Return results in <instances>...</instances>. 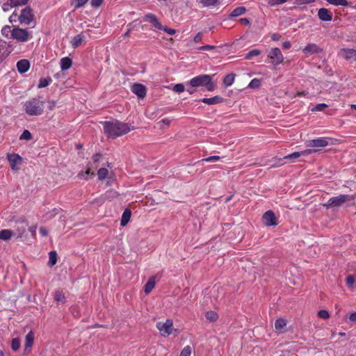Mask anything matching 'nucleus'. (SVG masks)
Returning <instances> with one entry per match:
<instances>
[{"label":"nucleus","mask_w":356,"mask_h":356,"mask_svg":"<svg viewBox=\"0 0 356 356\" xmlns=\"http://www.w3.org/2000/svg\"><path fill=\"white\" fill-rule=\"evenodd\" d=\"M104 130L109 138H117L130 131L128 124L115 120L113 122H104Z\"/></svg>","instance_id":"obj_1"},{"label":"nucleus","mask_w":356,"mask_h":356,"mask_svg":"<svg viewBox=\"0 0 356 356\" xmlns=\"http://www.w3.org/2000/svg\"><path fill=\"white\" fill-rule=\"evenodd\" d=\"M44 100L42 97H35L26 100L23 104V109L30 116H38L42 114Z\"/></svg>","instance_id":"obj_2"},{"label":"nucleus","mask_w":356,"mask_h":356,"mask_svg":"<svg viewBox=\"0 0 356 356\" xmlns=\"http://www.w3.org/2000/svg\"><path fill=\"white\" fill-rule=\"evenodd\" d=\"M214 75L200 74L192 78L186 82V86L191 88L205 87L208 91H213L216 88V83L213 81Z\"/></svg>","instance_id":"obj_3"},{"label":"nucleus","mask_w":356,"mask_h":356,"mask_svg":"<svg viewBox=\"0 0 356 356\" xmlns=\"http://www.w3.org/2000/svg\"><path fill=\"white\" fill-rule=\"evenodd\" d=\"M337 139L330 137H321L313 140H309L306 142V146L309 147H314L313 149H319V151L322 148L328 145H334L336 144Z\"/></svg>","instance_id":"obj_4"},{"label":"nucleus","mask_w":356,"mask_h":356,"mask_svg":"<svg viewBox=\"0 0 356 356\" xmlns=\"http://www.w3.org/2000/svg\"><path fill=\"white\" fill-rule=\"evenodd\" d=\"M355 195H339L338 196L330 197L327 202L324 204L326 207H339L348 201L355 200Z\"/></svg>","instance_id":"obj_5"},{"label":"nucleus","mask_w":356,"mask_h":356,"mask_svg":"<svg viewBox=\"0 0 356 356\" xmlns=\"http://www.w3.org/2000/svg\"><path fill=\"white\" fill-rule=\"evenodd\" d=\"M32 38L31 33L26 29L15 27L12 29V38L20 42H25Z\"/></svg>","instance_id":"obj_6"},{"label":"nucleus","mask_w":356,"mask_h":356,"mask_svg":"<svg viewBox=\"0 0 356 356\" xmlns=\"http://www.w3.org/2000/svg\"><path fill=\"white\" fill-rule=\"evenodd\" d=\"M267 58L271 60V63L274 66H277L282 63L284 58L281 50L277 47L272 48L269 51Z\"/></svg>","instance_id":"obj_7"},{"label":"nucleus","mask_w":356,"mask_h":356,"mask_svg":"<svg viewBox=\"0 0 356 356\" xmlns=\"http://www.w3.org/2000/svg\"><path fill=\"white\" fill-rule=\"evenodd\" d=\"M156 328L160 331L163 336H169L172 334L173 330V321L172 319H167L165 322H158Z\"/></svg>","instance_id":"obj_8"},{"label":"nucleus","mask_w":356,"mask_h":356,"mask_svg":"<svg viewBox=\"0 0 356 356\" xmlns=\"http://www.w3.org/2000/svg\"><path fill=\"white\" fill-rule=\"evenodd\" d=\"M33 17L32 9L30 7H26L22 10L21 14L18 16V19L22 24L29 25Z\"/></svg>","instance_id":"obj_9"},{"label":"nucleus","mask_w":356,"mask_h":356,"mask_svg":"<svg viewBox=\"0 0 356 356\" xmlns=\"http://www.w3.org/2000/svg\"><path fill=\"white\" fill-rule=\"evenodd\" d=\"M7 159L10 163V168L14 171L19 169V165L22 163V159L17 154H8Z\"/></svg>","instance_id":"obj_10"},{"label":"nucleus","mask_w":356,"mask_h":356,"mask_svg":"<svg viewBox=\"0 0 356 356\" xmlns=\"http://www.w3.org/2000/svg\"><path fill=\"white\" fill-rule=\"evenodd\" d=\"M264 224L266 226H275L277 225V218L273 211L268 210L262 217Z\"/></svg>","instance_id":"obj_11"},{"label":"nucleus","mask_w":356,"mask_h":356,"mask_svg":"<svg viewBox=\"0 0 356 356\" xmlns=\"http://www.w3.org/2000/svg\"><path fill=\"white\" fill-rule=\"evenodd\" d=\"M339 56L346 60H353L356 61V50L353 49L343 48L340 49Z\"/></svg>","instance_id":"obj_12"},{"label":"nucleus","mask_w":356,"mask_h":356,"mask_svg":"<svg viewBox=\"0 0 356 356\" xmlns=\"http://www.w3.org/2000/svg\"><path fill=\"white\" fill-rule=\"evenodd\" d=\"M131 91L140 99L145 98L147 94L145 86L141 83H134L131 87Z\"/></svg>","instance_id":"obj_13"},{"label":"nucleus","mask_w":356,"mask_h":356,"mask_svg":"<svg viewBox=\"0 0 356 356\" xmlns=\"http://www.w3.org/2000/svg\"><path fill=\"white\" fill-rule=\"evenodd\" d=\"M144 20L151 23L157 29H161L163 28L162 24L154 14L148 13L145 15Z\"/></svg>","instance_id":"obj_14"},{"label":"nucleus","mask_w":356,"mask_h":356,"mask_svg":"<svg viewBox=\"0 0 356 356\" xmlns=\"http://www.w3.org/2000/svg\"><path fill=\"white\" fill-rule=\"evenodd\" d=\"M318 18L323 22H330L332 19V13L327 8H320L318 11Z\"/></svg>","instance_id":"obj_15"},{"label":"nucleus","mask_w":356,"mask_h":356,"mask_svg":"<svg viewBox=\"0 0 356 356\" xmlns=\"http://www.w3.org/2000/svg\"><path fill=\"white\" fill-rule=\"evenodd\" d=\"M302 51L305 54H318L322 51V49H321L317 44L314 43L307 44L303 49Z\"/></svg>","instance_id":"obj_16"},{"label":"nucleus","mask_w":356,"mask_h":356,"mask_svg":"<svg viewBox=\"0 0 356 356\" xmlns=\"http://www.w3.org/2000/svg\"><path fill=\"white\" fill-rule=\"evenodd\" d=\"M30 68V63L26 59H22L17 63V69L19 73H25Z\"/></svg>","instance_id":"obj_17"},{"label":"nucleus","mask_w":356,"mask_h":356,"mask_svg":"<svg viewBox=\"0 0 356 356\" xmlns=\"http://www.w3.org/2000/svg\"><path fill=\"white\" fill-rule=\"evenodd\" d=\"M200 101L208 105H214L222 103L224 102V98L219 95H216L210 98H203Z\"/></svg>","instance_id":"obj_18"},{"label":"nucleus","mask_w":356,"mask_h":356,"mask_svg":"<svg viewBox=\"0 0 356 356\" xmlns=\"http://www.w3.org/2000/svg\"><path fill=\"white\" fill-rule=\"evenodd\" d=\"M10 54V47L8 43L0 40V58H3L7 57Z\"/></svg>","instance_id":"obj_19"},{"label":"nucleus","mask_w":356,"mask_h":356,"mask_svg":"<svg viewBox=\"0 0 356 356\" xmlns=\"http://www.w3.org/2000/svg\"><path fill=\"white\" fill-rule=\"evenodd\" d=\"M86 40V36L81 33L74 36L71 40L72 47L75 49L80 46Z\"/></svg>","instance_id":"obj_20"},{"label":"nucleus","mask_w":356,"mask_h":356,"mask_svg":"<svg viewBox=\"0 0 356 356\" xmlns=\"http://www.w3.org/2000/svg\"><path fill=\"white\" fill-rule=\"evenodd\" d=\"M34 333L32 330H31L25 337L24 348L26 350L32 347L34 342Z\"/></svg>","instance_id":"obj_21"},{"label":"nucleus","mask_w":356,"mask_h":356,"mask_svg":"<svg viewBox=\"0 0 356 356\" xmlns=\"http://www.w3.org/2000/svg\"><path fill=\"white\" fill-rule=\"evenodd\" d=\"M131 216V211L129 209H126L121 218L120 225L124 227L128 224Z\"/></svg>","instance_id":"obj_22"},{"label":"nucleus","mask_w":356,"mask_h":356,"mask_svg":"<svg viewBox=\"0 0 356 356\" xmlns=\"http://www.w3.org/2000/svg\"><path fill=\"white\" fill-rule=\"evenodd\" d=\"M156 285V280L154 277L149 278L148 281L144 286V291L146 294L149 293Z\"/></svg>","instance_id":"obj_23"},{"label":"nucleus","mask_w":356,"mask_h":356,"mask_svg":"<svg viewBox=\"0 0 356 356\" xmlns=\"http://www.w3.org/2000/svg\"><path fill=\"white\" fill-rule=\"evenodd\" d=\"M72 60L69 57H64L60 60V68L62 70H67L72 67Z\"/></svg>","instance_id":"obj_24"},{"label":"nucleus","mask_w":356,"mask_h":356,"mask_svg":"<svg viewBox=\"0 0 356 356\" xmlns=\"http://www.w3.org/2000/svg\"><path fill=\"white\" fill-rule=\"evenodd\" d=\"M13 235V231L8 229L0 231V239L3 241L9 240Z\"/></svg>","instance_id":"obj_25"},{"label":"nucleus","mask_w":356,"mask_h":356,"mask_svg":"<svg viewBox=\"0 0 356 356\" xmlns=\"http://www.w3.org/2000/svg\"><path fill=\"white\" fill-rule=\"evenodd\" d=\"M89 175L94 176V172H91L90 168H88L86 171H81L78 173L77 177L80 179L88 180L89 179Z\"/></svg>","instance_id":"obj_26"},{"label":"nucleus","mask_w":356,"mask_h":356,"mask_svg":"<svg viewBox=\"0 0 356 356\" xmlns=\"http://www.w3.org/2000/svg\"><path fill=\"white\" fill-rule=\"evenodd\" d=\"M246 12V8L243 6H239L232 10L230 17H236L243 15Z\"/></svg>","instance_id":"obj_27"},{"label":"nucleus","mask_w":356,"mask_h":356,"mask_svg":"<svg viewBox=\"0 0 356 356\" xmlns=\"http://www.w3.org/2000/svg\"><path fill=\"white\" fill-rule=\"evenodd\" d=\"M57 262V253L56 251H51L49 253L48 265L50 267L54 266Z\"/></svg>","instance_id":"obj_28"},{"label":"nucleus","mask_w":356,"mask_h":356,"mask_svg":"<svg viewBox=\"0 0 356 356\" xmlns=\"http://www.w3.org/2000/svg\"><path fill=\"white\" fill-rule=\"evenodd\" d=\"M286 325V322L284 318H278L275 321V328L277 331H282Z\"/></svg>","instance_id":"obj_29"},{"label":"nucleus","mask_w":356,"mask_h":356,"mask_svg":"<svg viewBox=\"0 0 356 356\" xmlns=\"http://www.w3.org/2000/svg\"><path fill=\"white\" fill-rule=\"evenodd\" d=\"M235 79L234 74H229L226 75L223 79V83L226 87L230 86L233 84Z\"/></svg>","instance_id":"obj_30"},{"label":"nucleus","mask_w":356,"mask_h":356,"mask_svg":"<svg viewBox=\"0 0 356 356\" xmlns=\"http://www.w3.org/2000/svg\"><path fill=\"white\" fill-rule=\"evenodd\" d=\"M205 317L208 321L215 322L218 318V314L215 311H209L206 313Z\"/></svg>","instance_id":"obj_31"},{"label":"nucleus","mask_w":356,"mask_h":356,"mask_svg":"<svg viewBox=\"0 0 356 356\" xmlns=\"http://www.w3.org/2000/svg\"><path fill=\"white\" fill-rule=\"evenodd\" d=\"M52 82L51 77L41 78L38 86V88H45Z\"/></svg>","instance_id":"obj_32"},{"label":"nucleus","mask_w":356,"mask_h":356,"mask_svg":"<svg viewBox=\"0 0 356 356\" xmlns=\"http://www.w3.org/2000/svg\"><path fill=\"white\" fill-rule=\"evenodd\" d=\"M330 4L333 6H348L349 3L347 0H326Z\"/></svg>","instance_id":"obj_33"},{"label":"nucleus","mask_w":356,"mask_h":356,"mask_svg":"<svg viewBox=\"0 0 356 356\" xmlns=\"http://www.w3.org/2000/svg\"><path fill=\"white\" fill-rule=\"evenodd\" d=\"M219 0H199L204 7H212L217 5Z\"/></svg>","instance_id":"obj_34"},{"label":"nucleus","mask_w":356,"mask_h":356,"mask_svg":"<svg viewBox=\"0 0 356 356\" xmlns=\"http://www.w3.org/2000/svg\"><path fill=\"white\" fill-rule=\"evenodd\" d=\"M108 170L105 168H102L97 171V176L99 180H103L107 177Z\"/></svg>","instance_id":"obj_35"},{"label":"nucleus","mask_w":356,"mask_h":356,"mask_svg":"<svg viewBox=\"0 0 356 356\" xmlns=\"http://www.w3.org/2000/svg\"><path fill=\"white\" fill-rule=\"evenodd\" d=\"M301 156V153L299 152H295L292 154H290L287 156H285L283 159L285 160H291L293 162L296 159H298Z\"/></svg>","instance_id":"obj_36"},{"label":"nucleus","mask_w":356,"mask_h":356,"mask_svg":"<svg viewBox=\"0 0 356 356\" xmlns=\"http://www.w3.org/2000/svg\"><path fill=\"white\" fill-rule=\"evenodd\" d=\"M21 346V341L19 338H14L12 340L11 348L14 351H17Z\"/></svg>","instance_id":"obj_37"},{"label":"nucleus","mask_w":356,"mask_h":356,"mask_svg":"<svg viewBox=\"0 0 356 356\" xmlns=\"http://www.w3.org/2000/svg\"><path fill=\"white\" fill-rule=\"evenodd\" d=\"M17 234V238H19L22 241H24V235L26 232V227H19L15 230Z\"/></svg>","instance_id":"obj_38"},{"label":"nucleus","mask_w":356,"mask_h":356,"mask_svg":"<svg viewBox=\"0 0 356 356\" xmlns=\"http://www.w3.org/2000/svg\"><path fill=\"white\" fill-rule=\"evenodd\" d=\"M54 298L57 302H65V296L62 291L58 290L56 291Z\"/></svg>","instance_id":"obj_39"},{"label":"nucleus","mask_w":356,"mask_h":356,"mask_svg":"<svg viewBox=\"0 0 356 356\" xmlns=\"http://www.w3.org/2000/svg\"><path fill=\"white\" fill-rule=\"evenodd\" d=\"M261 54V51L259 49H252L246 55L245 58L246 59H251L252 58L259 56Z\"/></svg>","instance_id":"obj_40"},{"label":"nucleus","mask_w":356,"mask_h":356,"mask_svg":"<svg viewBox=\"0 0 356 356\" xmlns=\"http://www.w3.org/2000/svg\"><path fill=\"white\" fill-rule=\"evenodd\" d=\"M1 33L3 36L8 38L10 34L12 36L11 27L8 25L4 26L1 29Z\"/></svg>","instance_id":"obj_41"},{"label":"nucleus","mask_w":356,"mask_h":356,"mask_svg":"<svg viewBox=\"0 0 356 356\" xmlns=\"http://www.w3.org/2000/svg\"><path fill=\"white\" fill-rule=\"evenodd\" d=\"M89 0H73L72 5L74 8H79L83 6Z\"/></svg>","instance_id":"obj_42"},{"label":"nucleus","mask_w":356,"mask_h":356,"mask_svg":"<svg viewBox=\"0 0 356 356\" xmlns=\"http://www.w3.org/2000/svg\"><path fill=\"white\" fill-rule=\"evenodd\" d=\"M31 138L32 134L29 130H24L19 137L20 140H30Z\"/></svg>","instance_id":"obj_43"},{"label":"nucleus","mask_w":356,"mask_h":356,"mask_svg":"<svg viewBox=\"0 0 356 356\" xmlns=\"http://www.w3.org/2000/svg\"><path fill=\"white\" fill-rule=\"evenodd\" d=\"M328 106L326 104L321 103L318 104L316 105L314 108H312V111L316 112V111H323L325 108H327Z\"/></svg>","instance_id":"obj_44"},{"label":"nucleus","mask_w":356,"mask_h":356,"mask_svg":"<svg viewBox=\"0 0 356 356\" xmlns=\"http://www.w3.org/2000/svg\"><path fill=\"white\" fill-rule=\"evenodd\" d=\"M261 83L259 79L255 78L253 79L250 83L248 84V87L251 88H259Z\"/></svg>","instance_id":"obj_45"},{"label":"nucleus","mask_w":356,"mask_h":356,"mask_svg":"<svg viewBox=\"0 0 356 356\" xmlns=\"http://www.w3.org/2000/svg\"><path fill=\"white\" fill-rule=\"evenodd\" d=\"M29 0H10V2L13 6H23L27 3Z\"/></svg>","instance_id":"obj_46"},{"label":"nucleus","mask_w":356,"mask_h":356,"mask_svg":"<svg viewBox=\"0 0 356 356\" xmlns=\"http://www.w3.org/2000/svg\"><path fill=\"white\" fill-rule=\"evenodd\" d=\"M172 90L177 93H181L185 90V87L182 83H177L174 86Z\"/></svg>","instance_id":"obj_47"},{"label":"nucleus","mask_w":356,"mask_h":356,"mask_svg":"<svg viewBox=\"0 0 356 356\" xmlns=\"http://www.w3.org/2000/svg\"><path fill=\"white\" fill-rule=\"evenodd\" d=\"M288 0H269L268 3L270 6H276L286 3Z\"/></svg>","instance_id":"obj_48"},{"label":"nucleus","mask_w":356,"mask_h":356,"mask_svg":"<svg viewBox=\"0 0 356 356\" xmlns=\"http://www.w3.org/2000/svg\"><path fill=\"white\" fill-rule=\"evenodd\" d=\"M191 347L190 346H187L184 347L180 353V356H191Z\"/></svg>","instance_id":"obj_49"},{"label":"nucleus","mask_w":356,"mask_h":356,"mask_svg":"<svg viewBox=\"0 0 356 356\" xmlns=\"http://www.w3.org/2000/svg\"><path fill=\"white\" fill-rule=\"evenodd\" d=\"M220 159V157L219 156H209V157H207L205 159H202L200 161L202 162H214V161H219Z\"/></svg>","instance_id":"obj_50"},{"label":"nucleus","mask_w":356,"mask_h":356,"mask_svg":"<svg viewBox=\"0 0 356 356\" xmlns=\"http://www.w3.org/2000/svg\"><path fill=\"white\" fill-rule=\"evenodd\" d=\"M318 316L323 319H327L330 317L328 312L324 309L320 310L318 313Z\"/></svg>","instance_id":"obj_51"},{"label":"nucleus","mask_w":356,"mask_h":356,"mask_svg":"<svg viewBox=\"0 0 356 356\" xmlns=\"http://www.w3.org/2000/svg\"><path fill=\"white\" fill-rule=\"evenodd\" d=\"M318 151L319 149H307L305 150L300 152V153H301V155L307 156L309 154L317 152Z\"/></svg>","instance_id":"obj_52"},{"label":"nucleus","mask_w":356,"mask_h":356,"mask_svg":"<svg viewBox=\"0 0 356 356\" xmlns=\"http://www.w3.org/2000/svg\"><path fill=\"white\" fill-rule=\"evenodd\" d=\"M346 282L348 287H352L355 283V277L353 275H349L346 277Z\"/></svg>","instance_id":"obj_53"},{"label":"nucleus","mask_w":356,"mask_h":356,"mask_svg":"<svg viewBox=\"0 0 356 356\" xmlns=\"http://www.w3.org/2000/svg\"><path fill=\"white\" fill-rule=\"evenodd\" d=\"M36 229H37L36 225L31 226L29 228V231L31 232V234L34 240L36 239Z\"/></svg>","instance_id":"obj_54"},{"label":"nucleus","mask_w":356,"mask_h":356,"mask_svg":"<svg viewBox=\"0 0 356 356\" xmlns=\"http://www.w3.org/2000/svg\"><path fill=\"white\" fill-rule=\"evenodd\" d=\"M161 30L164 31L166 33H168V34H169L170 35H174L176 33V30L175 29L168 28L167 26H163V28Z\"/></svg>","instance_id":"obj_55"},{"label":"nucleus","mask_w":356,"mask_h":356,"mask_svg":"<svg viewBox=\"0 0 356 356\" xmlns=\"http://www.w3.org/2000/svg\"><path fill=\"white\" fill-rule=\"evenodd\" d=\"M215 48H216L215 46L207 44V45H204V46L200 47L198 48V50L209 51V50L214 49Z\"/></svg>","instance_id":"obj_56"},{"label":"nucleus","mask_w":356,"mask_h":356,"mask_svg":"<svg viewBox=\"0 0 356 356\" xmlns=\"http://www.w3.org/2000/svg\"><path fill=\"white\" fill-rule=\"evenodd\" d=\"M104 0H92L91 1V6L95 8H98L102 5Z\"/></svg>","instance_id":"obj_57"},{"label":"nucleus","mask_w":356,"mask_h":356,"mask_svg":"<svg viewBox=\"0 0 356 356\" xmlns=\"http://www.w3.org/2000/svg\"><path fill=\"white\" fill-rule=\"evenodd\" d=\"M316 0H296L297 4H309L314 2Z\"/></svg>","instance_id":"obj_58"},{"label":"nucleus","mask_w":356,"mask_h":356,"mask_svg":"<svg viewBox=\"0 0 356 356\" xmlns=\"http://www.w3.org/2000/svg\"><path fill=\"white\" fill-rule=\"evenodd\" d=\"M202 33L201 32H199L195 37H194V39H193V41L195 42V43H199L201 42L202 40Z\"/></svg>","instance_id":"obj_59"},{"label":"nucleus","mask_w":356,"mask_h":356,"mask_svg":"<svg viewBox=\"0 0 356 356\" xmlns=\"http://www.w3.org/2000/svg\"><path fill=\"white\" fill-rule=\"evenodd\" d=\"M13 6L10 3H3L2 6V9L4 12L8 11Z\"/></svg>","instance_id":"obj_60"},{"label":"nucleus","mask_w":356,"mask_h":356,"mask_svg":"<svg viewBox=\"0 0 356 356\" xmlns=\"http://www.w3.org/2000/svg\"><path fill=\"white\" fill-rule=\"evenodd\" d=\"M40 234L42 236H47L48 235V231L44 227H41L39 229Z\"/></svg>","instance_id":"obj_61"},{"label":"nucleus","mask_w":356,"mask_h":356,"mask_svg":"<svg viewBox=\"0 0 356 356\" xmlns=\"http://www.w3.org/2000/svg\"><path fill=\"white\" fill-rule=\"evenodd\" d=\"M102 157V154H99V153H97V154H95L93 156H92V161L95 163H97L99 161L100 159Z\"/></svg>","instance_id":"obj_62"},{"label":"nucleus","mask_w":356,"mask_h":356,"mask_svg":"<svg viewBox=\"0 0 356 356\" xmlns=\"http://www.w3.org/2000/svg\"><path fill=\"white\" fill-rule=\"evenodd\" d=\"M280 38H281V35L277 33H275L272 34V35H271V39L273 41H278L280 40Z\"/></svg>","instance_id":"obj_63"},{"label":"nucleus","mask_w":356,"mask_h":356,"mask_svg":"<svg viewBox=\"0 0 356 356\" xmlns=\"http://www.w3.org/2000/svg\"><path fill=\"white\" fill-rule=\"evenodd\" d=\"M291 47V44L289 41H285L282 43V48L284 49H289Z\"/></svg>","instance_id":"obj_64"}]
</instances>
